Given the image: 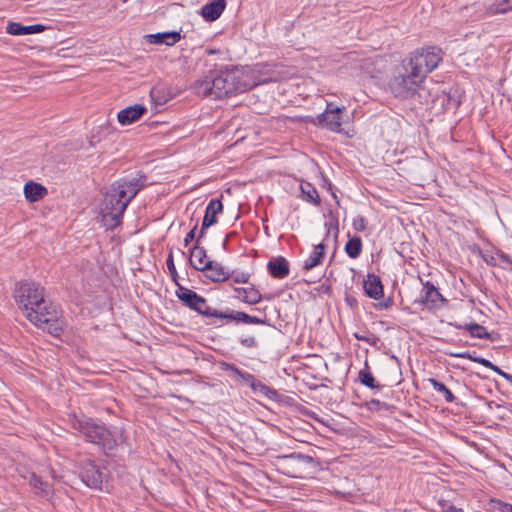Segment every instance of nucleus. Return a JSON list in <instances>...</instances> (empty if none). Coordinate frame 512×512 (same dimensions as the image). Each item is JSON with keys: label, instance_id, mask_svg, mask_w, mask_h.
<instances>
[{"label": "nucleus", "instance_id": "obj_10", "mask_svg": "<svg viewBox=\"0 0 512 512\" xmlns=\"http://www.w3.org/2000/svg\"><path fill=\"white\" fill-rule=\"evenodd\" d=\"M223 211V204L220 199H211L208 203L202 221L200 237L204 236L205 230L217 222V215Z\"/></svg>", "mask_w": 512, "mask_h": 512}, {"label": "nucleus", "instance_id": "obj_19", "mask_svg": "<svg viewBox=\"0 0 512 512\" xmlns=\"http://www.w3.org/2000/svg\"><path fill=\"white\" fill-rule=\"evenodd\" d=\"M226 7V0H213L202 7V16L207 21H215Z\"/></svg>", "mask_w": 512, "mask_h": 512}, {"label": "nucleus", "instance_id": "obj_45", "mask_svg": "<svg viewBox=\"0 0 512 512\" xmlns=\"http://www.w3.org/2000/svg\"><path fill=\"white\" fill-rule=\"evenodd\" d=\"M470 354H471L470 352L465 351V352L454 354V356H456L458 358L468 359L470 357Z\"/></svg>", "mask_w": 512, "mask_h": 512}, {"label": "nucleus", "instance_id": "obj_29", "mask_svg": "<svg viewBox=\"0 0 512 512\" xmlns=\"http://www.w3.org/2000/svg\"><path fill=\"white\" fill-rule=\"evenodd\" d=\"M464 328L470 333V335L474 338L478 339H490L491 335L486 330V328L480 324H466Z\"/></svg>", "mask_w": 512, "mask_h": 512}, {"label": "nucleus", "instance_id": "obj_13", "mask_svg": "<svg viewBox=\"0 0 512 512\" xmlns=\"http://www.w3.org/2000/svg\"><path fill=\"white\" fill-rule=\"evenodd\" d=\"M113 184L121 186V189L124 190L123 200H127V205L143 187V184L137 178L121 179Z\"/></svg>", "mask_w": 512, "mask_h": 512}, {"label": "nucleus", "instance_id": "obj_22", "mask_svg": "<svg viewBox=\"0 0 512 512\" xmlns=\"http://www.w3.org/2000/svg\"><path fill=\"white\" fill-rule=\"evenodd\" d=\"M44 26L40 24L23 26L20 23L11 22L7 26V33L11 35H28L44 31Z\"/></svg>", "mask_w": 512, "mask_h": 512}, {"label": "nucleus", "instance_id": "obj_6", "mask_svg": "<svg viewBox=\"0 0 512 512\" xmlns=\"http://www.w3.org/2000/svg\"><path fill=\"white\" fill-rule=\"evenodd\" d=\"M176 296L185 306L205 317H215L221 320L220 315L224 314V311L210 307L204 297L182 285H178Z\"/></svg>", "mask_w": 512, "mask_h": 512}, {"label": "nucleus", "instance_id": "obj_25", "mask_svg": "<svg viewBox=\"0 0 512 512\" xmlns=\"http://www.w3.org/2000/svg\"><path fill=\"white\" fill-rule=\"evenodd\" d=\"M300 188L303 200L313 205L320 204L319 194L316 188L311 183L303 182L301 183Z\"/></svg>", "mask_w": 512, "mask_h": 512}, {"label": "nucleus", "instance_id": "obj_44", "mask_svg": "<svg viewBox=\"0 0 512 512\" xmlns=\"http://www.w3.org/2000/svg\"><path fill=\"white\" fill-rule=\"evenodd\" d=\"M392 303H393L392 299L388 298V299L380 302L378 304V306H379L380 309H388V308H390L392 306Z\"/></svg>", "mask_w": 512, "mask_h": 512}, {"label": "nucleus", "instance_id": "obj_50", "mask_svg": "<svg viewBox=\"0 0 512 512\" xmlns=\"http://www.w3.org/2000/svg\"><path fill=\"white\" fill-rule=\"evenodd\" d=\"M453 512H464V511L460 508H453Z\"/></svg>", "mask_w": 512, "mask_h": 512}, {"label": "nucleus", "instance_id": "obj_26", "mask_svg": "<svg viewBox=\"0 0 512 512\" xmlns=\"http://www.w3.org/2000/svg\"><path fill=\"white\" fill-rule=\"evenodd\" d=\"M362 251V240L360 237H352L350 238L346 245H345V252L347 255L352 258L356 259L359 257Z\"/></svg>", "mask_w": 512, "mask_h": 512}, {"label": "nucleus", "instance_id": "obj_14", "mask_svg": "<svg viewBox=\"0 0 512 512\" xmlns=\"http://www.w3.org/2000/svg\"><path fill=\"white\" fill-rule=\"evenodd\" d=\"M267 269L270 275L277 279H283L289 275V263L284 257H276L269 260Z\"/></svg>", "mask_w": 512, "mask_h": 512}, {"label": "nucleus", "instance_id": "obj_12", "mask_svg": "<svg viewBox=\"0 0 512 512\" xmlns=\"http://www.w3.org/2000/svg\"><path fill=\"white\" fill-rule=\"evenodd\" d=\"M202 271L207 278L214 282H223L230 277L229 271L222 264L212 260L204 265Z\"/></svg>", "mask_w": 512, "mask_h": 512}, {"label": "nucleus", "instance_id": "obj_49", "mask_svg": "<svg viewBox=\"0 0 512 512\" xmlns=\"http://www.w3.org/2000/svg\"><path fill=\"white\" fill-rule=\"evenodd\" d=\"M356 338L359 339V340H365V341H368L366 338H364V336H358L356 335Z\"/></svg>", "mask_w": 512, "mask_h": 512}, {"label": "nucleus", "instance_id": "obj_32", "mask_svg": "<svg viewBox=\"0 0 512 512\" xmlns=\"http://www.w3.org/2000/svg\"><path fill=\"white\" fill-rule=\"evenodd\" d=\"M150 97L151 100L157 105H163L170 99V97L164 93V88L160 86L153 87L150 90Z\"/></svg>", "mask_w": 512, "mask_h": 512}, {"label": "nucleus", "instance_id": "obj_5", "mask_svg": "<svg viewBox=\"0 0 512 512\" xmlns=\"http://www.w3.org/2000/svg\"><path fill=\"white\" fill-rule=\"evenodd\" d=\"M123 194L121 186L112 184L103 196L100 212L103 221L111 228L119 225L127 208V200H123Z\"/></svg>", "mask_w": 512, "mask_h": 512}, {"label": "nucleus", "instance_id": "obj_47", "mask_svg": "<svg viewBox=\"0 0 512 512\" xmlns=\"http://www.w3.org/2000/svg\"><path fill=\"white\" fill-rule=\"evenodd\" d=\"M480 356H476L475 354H470L469 360L475 362V359H479Z\"/></svg>", "mask_w": 512, "mask_h": 512}, {"label": "nucleus", "instance_id": "obj_27", "mask_svg": "<svg viewBox=\"0 0 512 512\" xmlns=\"http://www.w3.org/2000/svg\"><path fill=\"white\" fill-rule=\"evenodd\" d=\"M512 11V0H497L487 9L489 15L504 14Z\"/></svg>", "mask_w": 512, "mask_h": 512}, {"label": "nucleus", "instance_id": "obj_23", "mask_svg": "<svg viewBox=\"0 0 512 512\" xmlns=\"http://www.w3.org/2000/svg\"><path fill=\"white\" fill-rule=\"evenodd\" d=\"M325 255V246L320 243L315 245L314 250L310 256L305 260L303 269L309 271L319 265Z\"/></svg>", "mask_w": 512, "mask_h": 512}, {"label": "nucleus", "instance_id": "obj_18", "mask_svg": "<svg viewBox=\"0 0 512 512\" xmlns=\"http://www.w3.org/2000/svg\"><path fill=\"white\" fill-rule=\"evenodd\" d=\"M47 193L48 190L45 186L34 181H29L24 186L25 198L31 203L43 199Z\"/></svg>", "mask_w": 512, "mask_h": 512}, {"label": "nucleus", "instance_id": "obj_40", "mask_svg": "<svg viewBox=\"0 0 512 512\" xmlns=\"http://www.w3.org/2000/svg\"><path fill=\"white\" fill-rule=\"evenodd\" d=\"M196 229H197V225H195L187 234H186V237L184 238V245L185 246H188L189 243L191 241L194 240L195 238V232H196Z\"/></svg>", "mask_w": 512, "mask_h": 512}, {"label": "nucleus", "instance_id": "obj_9", "mask_svg": "<svg viewBox=\"0 0 512 512\" xmlns=\"http://www.w3.org/2000/svg\"><path fill=\"white\" fill-rule=\"evenodd\" d=\"M444 297L440 294L438 289L431 284L426 282L423 287V295L421 303L428 309L439 308L445 303Z\"/></svg>", "mask_w": 512, "mask_h": 512}, {"label": "nucleus", "instance_id": "obj_21", "mask_svg": "<svg viewBox=\"0 0 512 512\" xmlns=\"http://www.w3.org/2000/svg\"><path fill=\"white\" fill-rule=\"evenodd\" d=\"M235 292L237 294L238 299L249 305L257 304L262 299L261 293L253 286L245 288H236Z\"/></svg>", "mask_w": 512, "mask_h": 512}, {"label": "nucleus", "instance_id": "obj_48", "mask_svg": "<svg viewBox=\"0 0 512 512\" xmlns=\"http://www.w3.org/2000/svg\"><path fill=\"white\" fill-rule=\"evenodd\" d=\"M453 508H456V507H455V506H453V505H450V506L447 508L446 512H453Z\"/></svg>", "mask_w": 512, "mask_h": 512}, {"label": "nucleus", "instance_id": "obj_24", "mask_svg": "<svg viewBox=\"0 0 512 512\" xmlns=\"http://www.w3.org/2000/svg\"><path fill=\"white\" fill-rule=\"evenodd\" d=\"M278 459L283 461L285 466L309 465L313 462V458L311 456L301 453H291L289 455L279 456Z\"/></svg>", "mask_w": 512, "mask_h": 512}, {"label": "nucleus", "instance_id": "obj_38", "mask_svg": "<svg viewBox=\"0 0 512 512\" xmlns=\"http://www.w3.org/2000/svg\"><path fill=\"white\" fill-rule=\"evenodd\" d=\"M240 379H242L246 384H248L250 387L252 386V384L255 382L256 378L254 375L246 372V371H243L242 374H240Z\"/></svg>", "mask_w": 512, "mask_h": 512}, {"label": "nucleus", "instance_id": "obj_4", "mask_svg": "<svg viewBox=\"0 0 512 512\" xmlns=\"http://www.w3.org/2000/svg\"><path fill=\"white\" fill-rule=\"evenodd\" d=\"M72 427L78 431L87 442L101 447L104 451H111L116 446V440L104 423L86 417L74 416Z\"/></svg>", "mask_w": 512, "mask_h": 512}, {"label": "nucleus", "instance_id": "obj_35", "mask_svg": "<svg viewBox=\"0 0 512 512\" xmlns=\"http://www.w3.org/2000/svg\"><path fill=\"white\" fill-rule=\"evenodd\" d=\"M493 507L499 512H512V504L502 500H492Z\"/></svg>", "mask_w": 512, "mask_h": 512}, {"label": "nucleus", "instance_id": "obj_33", "mask_svg": "<svg viewBox=\"0 0 512 512\" xmlns=\"http://www.w3.org/2000/svg\"><path fill=\"white\" fill-rule=\"evenodd\" d=\"M166 265H167V268H168V270L170 272L172 280L175 282L176 286L178 287V285H180V284L177 281L178 273H177V270H176V267H175V264H174L172 253H170L168 255L167 260H166Z\"/></svg>", "mask_w": 512, "mask_h": 512}, {"label": "nucleus", "instance_id": "obj_7", "mask_svg": "<svg viewBox=\"0 0 512 512\" xmlns=\"http://www.w3.org/2000/svg\"><path fill=\"white\" fill-rule=\"evenodd\" d=\"M79 474L82 482L93 489H102V484L107 480V473L91 460L81 464Z\"/></svg>", "mask_w": 512, "mask_h": 512}, {"label": "nucleus", "instance_id": "obj_46", "mask_svg": "<svg viewBox=\"0 0 512 512\" xmlns=\"http://www.w3.org/2000/svg\"><path fill=\"white\" fill-rule=\"evenodd\" d=\"M32 480L34 481V482H33V484H34V486H35V487H37V486H38V484H39V485H40L39 487H40L41 489H43V488L41 487V486L43 485V483L40 481V479H39V478H37L35 475H33Z\"/></svg>", "mask_w": 512, "mask_h": 512}, {"label": "nucleus", "instance_id": "obj_17", "mask_svg": "<svg viewBox=\"0 0 512 512\" xmlns=\"http://www.w3.org/2000/svg\"><path fill=\"white\" fill-rule=\"evenodd\" d=\"M363 286L365 293L370 298L378 300L383 296V285L380 278L375 274H368Z\"/></svg>", "mask_w": 512, "mask_h": 512}, {"label": "nucleus", "instance_id": "obj_8", "mask_svg": "<svg viewBox=\"0 0 512 512\" xmlns=\"http://www.w3.org/2000/svg\"><path fill=\"white\" fill-rule=\"evenodd\" d=\"M342 109L334 106L332 103H328L323 113L319 114L313 121L314 124L326 127L330 131L340 132L341 131V114Z\"/></svg>", "mask_w": 512, "mask_h": 512}, {"label": "nucleus", "instance_id": "obj_36", "mask_svg": "<svg viewBox=\"0 0 512 512\" xmlns=\"http://www.w3.org/2000/svg\"><path fill=\"white\" fill-rule=\"evenodd\" d=\"M367 405L370 410H376V411L386 409L388 407V405L386 403L381 402L377 399H372L371 401H369L367 403Z\"/></svg>", "mask_w": 512, "mask_h": 512}, {"label": "nucleus", "instance_id": "obj_16", "mask_svg": "<svg viewBox=\"0 0 512 512\" xmlns=\"http://www.w3.org/2000/svg\"><path fill=\"white\" fill-rule=\"evenodd\" d=\"M202 237H198L196 240V244L192 248L190 252L189 262L191 266L198 270L202 271L204 269V265L208 263L210 260H207L206 250L199 246L200 239Z\"/></svg>", "mask_w": 512, "mask_h": 512}, {"label": "nucleus", "instance_id": "obj_37", "mask_svg": "<svg viewBox=\"0 0 512 512\" xmlns=\"http://www.w3.org/2000/svg\"><path fill=\"white\" fill-rule=\"evenodd\" d=\"M352 225L356 231H363L366 229V220L363 217H357L353 220Z\"/></svg>", "mask_w": 512, "mask_h": 512}, {"label": "nucleus", "instance_id": "obj_34", "mask_svg": "<svg viewBox=\"0 0 512 512\" xmlns=\"http://www.w3.org/2000/svg\"><path fill=\"white\" fill-rule=\"evenodd\" d=\"M239 342L246 348H255L258 346L256 338L252 335H242L239 338Z\"/></svg>", "mask_w": 512, "mask_h": 512}, {"label": "nucleus", "instance_id": "obj_28", "mask_svg": "<svg viewBox=\"0 0 512 512\" xmlns=\"http://www.w3.org/2000/svg\"><path fill=\"white\" fill-rule=\"evenodd\" d=\"M359 381L366 387L369 388H378L379 385L376 383L375 378L372 373L369 371V366L367 361L365 362V368L359 371L358 374Z\"/></svg>", "mask_w": 512, "mask_h": 512}, {"label": "nucleus", "instance_id": "obj_3", "mask_svg": "<svg viewBox=\"0 0 512 512\" xmlns=\"http://www.w3.org/2000/svg\"><path fill=\"white\" fill-rule=\"evenodd\" d=\"M253 86L255 84L248 80V75L242 69L233 67L209 71L203 79L194 83V90L198 95L217 100L245 92Z\"/></svg>", "mask_w": 512, "mask_h": 512}, {"label": "nucleus", "instance_id": "obj_30", "mask_svg": "<svg viewBox=\"0 0 512 512\" xmlns=\"http://www.w3.org/2000/svg\"><path fill=\"white\" fill-rule=\"evenodd\" d=\"M428 382L431 384L432 388L442 394L448 403H452L455 400V396L453 393L441 382L434 378H429Z\"/></svg>", "mask_w": 512, "mask_h": 512}, {"label": "nucleus", "instance_id": "obj_42", "mask_svg": "<svg viewBox=\"0 0 512 512\" xmlns=\"http://www.w3.org/2000/svg\"><path fill=\"white\" fill-rule=\"evenodd\" d=\"M225 370L226 371H231L233 372L234 374H236L238 377H240V374L243 373V370L237 368L236 366H234L233 364H228V363H225Z\"/></svg>", "mask_w": 512, "mask_h": 512}, {"label": "nucleus", "instance_id": "obj_41", "mask_svg": "<svg viewBox=\"0 0 512 512\" xmlns=\"http://www.w3.org/2000/svg\"><path fill=\"white\" fill-rule=\"evenodd\" d=\"M248 279H249V275L245 274V273H240L233 277V281L235 283H247Z\"/></svg>", "mask_w": 512, "mask_h": 512}, {"label": "nucleus", "instance_id": "obj_2", "mask_svg": "<svg viewBox=\"0 0 512 512\" xmlns=\"http://www.w3.org/2000/svg\"><path fill=\"white\" fill-rule=\"evenodd\" d=\"M14 298L25 317L35 326L59 335L63 329L59 307L44 297V288L33 281L17 284Z\"/></svg>", "mask_w": 512, "mask_h": 512}, {"label": "nucleus", "instance_id": "obj_20", "mask_svg": "<svg viewBox=\"0 0 512 512\" xmlns=\"http://www.w3.org/2000/svg\"><path fill=\"white\" fill-rule=\"evenodd\" d=\"M147 41L151 44H165L167 46H172L176 44L180 39L181 35L179 32L171 31V32H163L156 34H149L146 36Z\"/></svg>", "mask_w": 512, "mask_h": 512}, {"label": "nucleus", "instance_id": "obj_11", "mask_svg": "<svg viewBox=\"0 0 512 512\" xmlns=\"http://www.w3.org/2000/svg\"><path fill=\"white\" fill-rule=\"evenodd\" d=\"M146 107L142 104L128 106L118 112L117 119L121 125H130L138 121L146 112Z\"/></svg>", "mask_w": 512, "mask_h": 512}, {"label": "nucleus", "instance_id": "obj_39", "mask_svg": "<svg viewBox=\"0 0 512 512\" xmlns=\"http://www.w3.org/2000/svg\"><path fill=\"white\" fill-rule=\"evenodd\" d=\"M492 371L496 372L500 376H502L504 379H506L509 383L512 384V375L504 372L501 370L498 366L493 364V368H491Z\"/></svg>", "mask_w": 512, "mask_h": 512}, {"label": "nucleus", "instance_id": "obj_43", "mask_svg": "<svg viewBox=\"0 0 512 512\" xmlns=\"http://www.w3.org/2000/svg\"><path fill=\"white\" fill-rule=\"evenodd\" d=\"M475 362L483 365L486 368H489V369L493 368V363L483 357H479V359H475Z\"/></svg>", "mask_w": 512, "mask_h": 512}, {"label": "nucleus", "instance_id": "obj_31", "mask_svg": "<svg viewBox=\"0 0 512 512\" xmlns=\"http://www.w3.org/2000/svg\"><path fill=\"white\" fill-rule=\"evenodd\" d=\"M255 393L266 396L267 398L273 399L277 396V392L265 385L259 380H255V382L250 387Z\"/></svg>", "mask_w": 512, "mask_h": 512}, {"label": "nucleus", "instance_id": "obj_1", "mask_svg": "<svg viewBox=\"0 0 512 512\" xmlns=\"http://www.w3.org/2000/svg\"><path fill=\"white\" fill-rule=\"evenodd\" d=\"M442 61L441 49H417L395 68L389 81L391 93L400 99L414 98L423 87L427 75Z\"/></svg>", "mask_w": 512, "mask_h": 512}, {"label": "nucleus", "instance_id": "obj_15", "mask_svg": "<svg viewBox=\"0 0 512 512\" xmlns=\"http://www.w3.org/2000/svg\"><path fill=\"white\" fill-rule=\"evenodd\" d=\"M221 320L243 322L246 324H265L266 321L256 316H251L245 312L234 311L227 309L223 315H220Z\"/></svg>", "mask_w": 512, "mask_h": 512}]
</instances>
